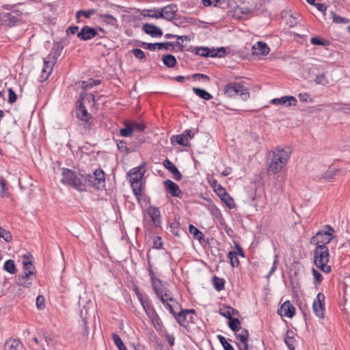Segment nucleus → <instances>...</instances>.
Returning a JSON list of instances; mask_svg holds the SVG:
<instances>
[{
  "label": "nucleus",
  "instance_id": "f257e3e1",
  "mask_svg": "<svg viewBox=\"0 0 350 350\" xmlns=\"http://www.w3.org/2000/svg\"><path fill=\"white\" fill-rule=\"evenodd\" d=\"M291 154V149L288 146H278L271 150L267 161L268 172L271 174L280 172L286 165Z\"/></svg>",
  "mask_w": 350,
  "mask_h": 350
},
{
  "label": "nucleus",
  "instance_id": "f03ea898",
  "mask_svg": "<svg viewBox=\"0 0 350 350\" xmlns=\"http://www.w3.org/2000/svg\"><path fill=\"white\" fill-rule=\"evenodd\" d=\"M149 274L156 295L170 312L174 314L179 308V304L173 298L171 293L163 286L162 282L155 276L152 270H149Z\"/></svg>",
  "mask_w": 350,
  "mask_h": 350
},
{
  "label": "nucleus",
  "instance_id": "7ed1b4c3",
  "mask_svg": "<svg viewBox=\"0 0 350 350\" xmlns=\"http://www.w3.org/2000/svg\"><path fill=\"white\" fill-rule=\"evenodd\" d=\"M62 183L68 185L79 191L86 190L85 183H84V176L81 174H77L75 172L64 168L62 172Z\"/></svg>",
  "mask_w": 350,
  "mask_h": 350
},
{
  "label": "nucleus",
  "instance_id": "20e7f679",
  "mask_svg": "<svg viewBox=\"0 0 350 350\" xmlns=\"http://www.w3.org/2000/svg\"><path fill=\"white\" fill-rule=\"evenodd\" d=\"M61 50L62 47L59 44H55L52 49V51L44 59V66L38 79L40 82L46 81L50 76L57 58L60 55Z\"/></svg>",
  "mask_w": 350,
  "mask_h": 350
},
{
  "label": "nucleus",
  "instance_id": "39448f33",
  "mask_svg": "<svg viewBox=\"0 0 350 350\" xmlns=\"http://www.w3.org/2000/svg\"><path fill=\"white\" fill-rule=\"evenodd\" d=\"M137 295L143 309L151 321L152 325L157 330H160L162 327V322L153 306L150 304L149 299L141 293H137Z\"/></svg>",
  "mask_w": 350,
  "mask_h": 350
},
{
  "label": "nucleus",
  "instance_id": "423d86ee",
  "mask_svg": "<svg viewBox=\"0 0 350 350\" xmlns=\"http://www.w3.org/2000/svg\"><path fill=\"white\" fill-rule=\"evenodd\" d=\"M145 172L143 166H139L133 168L128 173L129 182L137 200L142 196V178Z\"/></svg>",
  "mask_w": 350,
  "mask_h": 350
},
{
  "label": "nucleus",
  "instance_id": "0eeeda50",
  "mask_svg": "<svg viewBox=\"0 0 350 350\" xmlns=\"http://www.w3.org/2000/svg\"><path fill=\"white\" fill-rule=\"evenodd\" d=\"M328 249L325 245H318L314 250V264L317 268L325 273H329L331 268L327 265L329 262Z\"/></svg>",
  "mask_w": 350,
  "mask_h": 350
},
{
  "label": "nucleus",
  "instance_id": "6e6552de",
  "mask_svg": "<svg viewBox=\"0 0 350 350\" xmlns=\"http://www.w3.org/2000/svg\"><path fill=\"white\" fill-rule=\"evenodd\" d=\"M334 230L330 226H326L324 230L318 232L312 239H310V243L312 245H325L328 244L331 240L334 238L333 233Z\"/></svg>",
  "mask_w": 350,
  "mask_h": 350
},
{
  "label": "nucleus",
  "instance_id": "1a4fd4ad",
  "mask_svg": "<svg viewBox=\"0 0 350 350\" xmlns=\"http://www.w3.org/2000/svg\"><path fill=\"white\" fill-rule=\"evenodd\" d=\"M224 94L229 97L239 95L243 100H247L250 97L247 89L238 83L228 84L224 89Z\"/></svg>",
  "mask_w": 350,
  "mask_h": 350
},
{
  "label": "nucleus",
  "instance_id": "9d476101",
  "mask_svg": "<svg viewBox=\"0 0 350 350\" xmlns=\"http://www.w3.org/2000/svg\"><path fill=\"white\" fill-rule=\"evenodd\" d=\"M105 173L100 169L96 170L92 174L84 176V183H88L90 185L98 189L105 187Z\"/></svg>",
  "mask_w": 350,
  "mask_h": 350
},
{
  "label": "nucleus",
  "instance_id": "9b49d317",
  "mask_svg": "<svg viewBox=\"0 0 350 350\" xmlns=\"http://www.w3.org/2000/svg\"><path fill=\"white\" fill-rule=\"evenodd\" d=\"M325 296L323 293H319L317 295L316 299L313 301L312 308L314 314L319 318H323L324 315L323 302Z\"/></svg>",
  "mask_w": 350,
  "mask_h": 350
},
{
  "label": "nucleus",
  "instance_id": "f8f14e48",
  "mask_svg": "<svg viewBox=\"0 0 350 350\" xmlns=\"http://www.w3.org/2000/svg\"><path fill=\"white\" fill-rule=\"evenodd\" d=\"M225 52V49L223 47L217 51L206 47H200L197 49L196 54L202 57H221Z\"/></svg>",
  "mask_w": 350,
  "mask_h": 350
},
{
  "label": "nucleus",
  "instance_id": "ddd939ff",
  "mask_svg": "<svg viewBox=\"0 0 350 350\" xmlns=\"http://www.w3.org/2000/svg\"><path fill=\"white\" fill-rule=\"evenodd\" d=\"M248 332L245 329L236 334L237 345L239 350H251L248 347Z\"/></svg>",
  "mask_w": 350,
  "mask_h": 350
},
{
  "label": "nucleus",
  "instance_id": "4468645a",
  "mask_svg": "<svg viewBox=\"0 0 350 350\" xmlns=\"http://www.w3.org/2000/svg\"><path fill=\"white\" fill-rule=\"evenodd\" d=\"M176 11V6L174 5H169L159 9V18H162L167 21H171L175 18Z\"/></svg>",
  "mask_w": 350,
  "mask_h": 350
},
{
  "label": "nucleus",
  "instance_id": "2eb2a0df",
  "mask_svg": "<svg viewBox=\"0 0 350 350\" xmlns=\"http://www.w3.org/2000/svg\"><path fill=\"white\" fill-rule=\"evenodd\" d=\"M97 35V31L94 28L89 26H84L77 33V37L81 40H88L94 38Z\"/></svg>",
  "mask_w": 350,
  "mask_h": 350
},
{
  "label": "nucleus",
  "instance_id": "dca6fc26",
  "mask_svg": "<svg viewBox=\"0 0 350 350\" xmlns=\"http://www.w3.org/2000/svg\"><path fill=\"white\" fill-rule=\"evenodd\" d=\"M271 103L274 105H282L291 107L297 105V100L293 96H284L280 98H274L271 100Z\"/></svg>",
  "mask_w": 350,
  "mask_h": 350
},
{
  "label": "nucleus",
  "instance_id": "f3484780",
  "mask_svg": "<svg viewBox=\"0 0 350 350\" xmlns=\"http://www.w3.org/2000/svg\"><path fill=\"white\" fill-rule=\"evenodd\" d=\"M252 53L256 56L266 55L269 53V48L263 42H258L252 48Z\"/></svg>",
  "mask_w": 350,
  "mask_h": 350
},
{
  "label": "nucleus",
  "instance_id": "a211bd4d",
  "mask_svg": "<svg viewBox=\"0 0 350 350\" xmlns=\"http://www.w3.org/2000/svg\"><path fill=\"white\" fill-rule=\"evenodd\" d=\"M337 171L335 169L322 170L317 174L316 178L325 182H332L334 180Z\"/></svg>",
  "mask_w": 350,
  "mask_h": 350
},
{
  "label": "nucleus",
  "instance_id": "6ab92c4d",
  "mask_svg": "<svg viewBox=\"0 0 350 350\" xmlns=\"http://www.w3.org/2000/svg\"><path fill=\"white\" fill-rule=\"evenodd\" d=\"M295 309L289 301H285L280 307L278 312L281 316L292 318L295 314Z\"/></svg>",
  "mask_w": 350,
  "mask_h": 350
},
{
  "label": "nucleus",
  "instance_id": "aec40b11",
  "mask_svg": "<svg viewBox=\"0 0 350 350\" xmlns=\"http://www.w3.org/2000/svg\"><path fill=\"white\" fill-rule=\"evenodd\" d=\"M1 21L5 25L12 26L18 21V17L13 15L12 13L3 12L1 14Z\"/></svg>",
  "mask_w": 350,
  "mask_h": 350
},
{
  "label": "nucleus",
  "instance_id": "412c9836",
  "mask_svg": "<svg viewBox=\"0 0 350 350\" xmlns=\"http://www.w3.org/2000/svg\"><path fill=\"white\" fill-rule=\"evenodd\" d=\"M146 214L150 217L154 226H157L159 225L161 222V215L159 208L156 207H150L147 209Z\"/></svg>",
  "mask_w": 350,
  "mask_h": 350
},
{
  "label": "nucleus",
  "instance_id": "4be33fe9",
  "mask_svg": "<svg viewBox=\"0 0 350 350\" xmlns=\"http://www.w3.org/2000/svg\"><path fill=\"white\" fill-rule=\"evenodd\" d=\"M164 185L172 196L174 197H179L181 195L182 192L179 189V187L173 181L167 180L164 182Z\"/></svg>",
  "mask_w": 350,
  "mask_h": 350
},
{
  "label": "nucleus",
  "instance_id": "5701e85b",
  "mask_svg": "<svg viewBox=\"0 0 350 350\" xmlns=\"http://www.w3.org/2000/svg\"><path fill=\"white\" fill-rule=\"evenodd\" d=\"M163 165L173 174L174 178L176 180H180L181 179V174L172 161H170L169 159H165L163 161Z\"/></svg>",
  "mask_w": 350,
  "mask_h": 350
},
{
  "label": "nucleus",
  "instance_id": "b1692460",
  "mask_svg": "<svg viewBox=\"0 0 350 350\" xmlns=\"http://www.w3.org/2000/svg\"><path fill=\"white\" fill-rule=\"evenodd\" d=\"M143 29L147 34L151 35L152 36L157 37L162 36V31L161 29L154 25L145 24L143 26Z\"/></svg>",
  "mask_w": 350,
  "mask_h": 350
},
{
  "label": "nucleus",
  "instance_id": "393cba45",
  "mask_svg": "<svg viewBox=\"0 0 350 350\" xmlns=\"http://www.w3.org/2000/svg\"><path fill=\"white\" fill-rule=\"evenodd\" d=\"M193 310H181L179 307L173 316L176 319L179 324H183L186 321L187 315L192 312Z\"/></svg>",
  "mask_w": 350,
  "mask_h": 350
},
{
  "label": "nucleus",
  "instance_id": "a878e982",
  "mask_svg": "<svg viewBox=\"0 0 350 350\" xmlns=\"http://www.w3.org/2000/svg\"><path fill=\"white\" fill-rule=\"evenodd\" d=\"M76 113L77 118L82 121L87 122L90 118V115L83 103H80L76 110Z\"/></svg>",
  "mask_w": 350,
  "mask_h": 350
},
{
  "label": "nucleus",
  "instance_id": "bb28decb",
  "mask_svg": "<svg viewBox=\"0 0 350 350\" xmlns=\"http://www.w3.org/2000/svg\"><path fill=\"white\" fill-rule=\"evenodd\" d=\"M98 19L109 25L111 26H116L117 25V19L112 15L109 14H99Z\"/></svg>",
  "mask_w": 350,
  "mask_h": 350
},
{
  "label": "nucleus",
  "instance_id": "cd10ccee",
  "mask_svg": "<svg viewBox=\"0 0 350 350\" xmlns=\"http://www.w3.org/2000/svg\"><path fill=\"white\" fill-rule=\"evenodd\" d=\"M208 183L218 196H222L226 191V189L215 178H209Z\"/></svg>",
  "mask_w": 350,
  "mask_h": 350
},
{
  "label": "nucleus",
  "instance_id": "c85d7f7f",
  "mask_svg": "<svg viewBox=\"0 0 350 350\" xmlns=\"http://www.w3.org/2000/svg\"><path fill=\"white\" fill-rule=\"evenodd\" d=\"M219 313L221 316L230 319L232 318L233 315L237 314L238 311L230 306H222L219 310Z\"/></svg>",
  "mask_w": 350,
  "mask_h": 350
},
{
  "label": "nucleus",
  "instance_id": "c756f323",
  "mask_svg": "<svg viewBox=\"0 0 350 350\" xmlns=\"http://www.w3.org/2000/svg\"><path fill=\"white\" fill-rule=\"evenodd\" d=\"M21 347V342L16 339H10L5 344V350H18Z\"/></svg>",
  "mask_w": 350,
  "mask_h": 350
},
{
  "label": "nucleus",
  "instance_id": "7c9ffc66",
  "mask_svg": "<svg viewBox=\"0 0 350 350\" xmlns=\"http://www.w3.org/2000/svg\"><path fill=\"white\" fill-rule=\"evenodd\" d=\"M219 197L229 208L231 209L235 206L233 198L226 191H225L222 196H219Z\"/></svg>",
  "mask_w": 350,
  "mask_h": 350
},
{
  "label": "nucleus",
  "instance_id": "2f4dec72",
  "mask_svg": "<svg viewBox=\"0 0 350 350\" xmlns=\"http://www.w3.org/2000/svg\"><path fill=\"white\" fill-rule=\"evenodd\" d=\"M131 126V122H124V128L120 130V134L122 137H130L132 135L133 131Z\"/></svg>",
  "mask_w": 350,
  "mask_h": 350
},
{
  "label": "nucleus",
  "instance_id": "473e14b6",
  "mask_svg": "<svg viewBox=\"0 0 350 350\" xmlns=\"http://www.w3.org/2000/svg\"><path fill=\"white\" fill-rule=\"evenodd\" d=\"M162 62L166 66L169 68L174 67L176 64V59L172 55H165L162 57Z\"/></svg>",
  "mask_w": 350,
  "mask_h": 350
},
{
  "label": "nucleus",
  "instance_id": "72a5a7b5",
  "mask_svg": "<svg viewBox=\"0 0 350 350\" xmlns=\"http://www.w3.org/2000/svg\"><path fill=\"white\" fill-rule=\"evenodd\" d=\"M172 142L176 141V142L183 146H189V142H188L186 137L183 135V133L180 135H178L176 136H172L171 138Z\"/></svg>",
  "mask_w": 350,
  "mask_h": 350
},
{
  "label": "nucleus",
  "instance_id": "f704fd0d",
  "mask_svg": "<svg viewBox=\"0 0 350 350\" xmlns=\"http://www.w3.org/2000/svg\"><path fill=\"white\" fill-rule=\"evenodd\" d=\"M94 96L92 94H81L80 103L84 104L88 103L90 105L94 103Z\"/></svg>",
  "mask_w": 350,
  "mask_h": 350
},
{
  "label": "nucleus",
  "instance_id": "c9c22d12",
  "mask_svg": "<svg viewBox=\"0 0 350 350\" xmlns=\"http://www.w3.org/2000/svg\"><path fill=\"white\" fill-rule=\"evenodd\" d=\"M3 269L5 271L11 274H14L16 272V267L14 260H8L5 261L3 265Z\"/></svg>",
  "mask_w": 350,
  "mask_h": 350
},
{
  "label": "nucleus",
  "instance_id": "e433bc0d",
  "mask_svg": "<svg viewBox=\"0 0 350 350\" xmlns=\"http://www.w3.org/2000/svg\"><path fill=\"white\" fill-rule=\"evenodd\" d=\"M23 271H35V267L33 266L32 261L26 255L23 256Z\"/></svg>",
  "mask_w": 350,
  "mask_h": 350
},
{
  "label": "nucleus",
  "instance_id": "4c0bfd02",
  "mask_svg": "<svg viewBox=\"0 0 350 350\" xmlns=\"http://www.w3.org/2000/svg\"><path fill=\"white\" fill-rule=\"evenodd\" d=\"M141 14L144 17L159 18V9L144 10Z\"/></svg>",
  "mask_w": 350,
  "mask_h": 350
},
{
  "label": "nucleus",
  "instance_id": "58836bf2",
  "mask_svg": "<svg viewBox=\"0 0 350 350\" xmlns=\"http://www.w3.org/2000/svg\"><path fill=\"white\" fill-rule=\"evenodd\" d=\"M193 91L196 95L204 100H208L212 98L211 95L208 92L200 88H193Z\"/></svg>",
  "mask_w": 350,
  "mask_h": 350
},
{
  "label": "nucleus",
  "instance_id": "ea45409f",
  "mask_svg": "<svg viewBox=\"0 0 350 350\" xmlns=\"http://www.w3.org/2000/svg\"><path fill=\"white\" fill-rule=\"evenodd\" d=\"M228 326L234 332H237L241 329V323L237 318H231L229 319Z\"/></svg>",
  "mask_w": 350,
  "mask_h": 350
},
{
  "label": "nucleus",
  "instance_id": "a19ab883",
  "mask_svg": "<svg viewBox=\"0 0 350 350\" xmlns=\"http://www.w3.org/2000/svg\"><path fill=\"white\" fill-rule=\"evenodd\" d=\"M189 232L193 234L195 239L198 240H201L203 239V234L193 225H189Z\"/></svg>",
  "mask_w": 350,
  "mask_h": 350
},
{
  "label": "nucleus",
  "instance_id": "79ce46f5",
  "mask_svg": "<svg viewBox=\"0 0 350 350\" xmlns=\"http://www.w3.org/2000/svg\"><path fill=\"white\" fill-rule=\"evenodd\" d=\"M0 197L1 198H8L9 193L8 191V187L6 183L3 178H0Z\"/></svg>",
  "mask_w": 350,
  "mask_h": 350
},
{
  "label": "nucleus",
  "instance_id": "37998d69",
  "mask_svg": "<svg viewBox=\"0 0 350 350\" xmlns=\"http://www.w3.org/2000/svg\"><path fill=\"white\" fill-rule=\"evenodd\" d=\"M298 98L301 102L307 103H312L314 102V98L306 92L299 94Z\"/></svg>",
  "mask_w": 350,
  "mask_h": 350
},
{
  "label": "nucleus",
  "instance_id": "c03bdc74",
  "mask_svg": "<svg viewBox=\"0 0 350 350\" xmlns=\"http://www.w3.org/2000/svg\"><path fill=\"white\" fill-rule=\"evenodd\" d=\"M228 258L230 260L231 265L234 267H238L239 265V260L238 256L236 255L234 252H230L228 255Z\"/></svg>",
  "mask_w": 350,
  "mask_h": 350
},
{
  "label": "nucleus",
  "instance_id": "a18cd8bd",
  "mask_svg": "<svg viewBox=\"0 0 350 350\" xmlns=\"http://www.w3.org/2000/svg\"><path fill=\"white\" fill-rule=\"evenodd\" d=\"M96 12L95 10L91 9L89 10H79L77 12L76 16L79 18L81 16H83L86 18H90Z\"/></svg>",
  "mask_w": 350,
  "mask_h": 350
},
{
  "label": "nucleus",
  "instance_id": "49530a36",
  "mask_svg": "<svg viewBox=\"0 0 350 350\" xmlns=\"http://www.w3.org/2000/svg\"><path fill=\"white\" fill-rule=\"evenodd\" d=\"M213 285L215 288L219 291L224 288V281L223 279L214 277L213 278Z\"/></svg>",
  "mask_w": 350,
  "mask_h": 350
},
{
  "label": "nucleus",
  "instance_id": "de8ad7c7",
  "mask_svg": "<svg viewBox=\"0 0 350 350\" xmlns=\"http://www.w3.org/2000/svg\"><path fill=\"white\" fill-rule=\"evenodd\" d=\"M32 279L25 278L23 275L18 277V284L23 287H29L31 284Z\"/></svg>",
  "mask_w": 350,
  "mask_h": 350
},
{
  "label": "nucleus",
  "instance_id": "09e8293b",
  "mask_svg": "<svg viewBox=\"0 0 350 350\" xmlns=\"http://www.w3.org/2000/svg\"><path fill=\"white\" fill-rule=\"evenodd\" d=\"M8 102L10 104H13L17 100V95L12 88H8Z\"/></svg>",
  "mask_w": 350,
  "mask_h": 350
},
{
  "label": "nucleus",
  "instance_id": "8fccbe9b",
  "mask_svg": "<svg viewBox=\"0 0 350 350\" xmlns=\"http://www.w3.org/2000/svg\"><path fill=\"white\" fill-rule=\"evenodd\" d=\"M133 55L141 60L146 61V55L143 51L139 49H135L132 51Z\"/></svg>",
  "mask_w": 350,
  "mask_h": 350
},
{
  "label": "nucleus",
  "instance_id": "3c124183",
  "mask_svg": "<svg viewBox=\"0 0 350 350\" xmlns=\"http://www.w3.org/2000/svg\"><path fill=\"white\" fill-rule=\"evenodd\" d=\"M285 342L290 350H294L295 339L293 336H291L287 334L286 338H285Z\"/></svg>",
  "mask_w": 350,
  "mask_h": 350
},
{
  "label": "nucleus",
  "instance_id": "603ef678",
  "mask_svg": "<svg viewBox=\"0 0 350 350\" xmlns=\"http://www.w3.org/2000/svg\"><path fill=\"white\" fill-rule=\"evenodd\" d=\"M112 338L115 345L117 346L118 349L122 348L123 349H124V345L118 335L113 334Z\"/></svg>",
  "mask_w": 350,
  "mask_h": 350
},
{
  "label": "nucleus",
  "instance_id": "864d4df0",
  "mask_svg": "<svg viewBox=\"0 0 350 350\" xmlns=\"http://www.w3.org/2000/svg\"><path fill=\"white\" fill-rule=\"evenodd\" d=\"M0 238H3L6 242H10L12 239V236L9 231L1 228Z\"/></svg>",
  "mask_w": 350,
  "mask_h": 350
},
{
  "label": "nucleus",
  "instance_id": "5fc2aeb1",
  "mask_svg": "<svg viewBox=\"0 0 350 350\" xmlns=\"http://www.w3.org/2000/svg\"><path fill=\"white\" fill-rule=\"evenodd\" d=\"M332 18L334 23H345L347 24L349 21L347 18L338 16L336 14L332 13Z\"/></svg>",
  "mask_w": 350,
  "mask_h": 350
},
{
  "label": "nucleus",
  "instance_id": "6e6d98bb",
  "mask_svg": "<svg viewBox=\"0 0 350 350\" xmlns=\"http://www.w3.org/2000/svg\"><path fill=\"white\" fill-rule=\"evenodd\" d=\"M219 338L220 342L221 343L224 348V350H234L232 346L226 341V338L224 336H219Z\"/></svg>",
  "mask_w": 350,
  "mask_h": 350
},
{
  "label": "nucleus",
  "instance_id": "4d7b16f0",
  "mask_svg": "<svg viewBox=\"0 0 350 350\" xmlns=\"http://www.w3.org/2000/svg\"><path fill=\"white\" fill-rule=\"evenodd\" d=\"M229 8H236L241 5L245 0H227Z\"/></svg>",
  "mask_w": 350,
  "mask_h": 350
},
{
  "label": "nucleus",
  "instance_id": "13d9d810",
  "mask_svg": "<svg viewBox=\"0 0 350 350\" xmlns=\"http://www.w3.org/2000/svg\"><path fill=\"white\" fill-rule=\"evenodd\" d=\"M202 3L205 6H219L221 3V0H202Z\"/></svg>",
  "mask_w": 350,
  "mask_h": 350
},
{
  "label": "nucleus",
  "instance_id": "bf43d9fd",
  "mask_svg": "<svg viewBox=\"0 0 350 350\" xmlns=\"http://www.w3.org/2000/svg\"><path fill=\"white\" fill-rule=\"evenodd\" d=\"M196 133H197L196 130L187 129L183 133L186 137L188 142H189V140L194 137V135L196 134Z\"/></svg>",
  "mask_w": 350,
  "mask_h": 350
},
{
  "label": "nucleus",
  "instance_id": "052dcab7",
  "mask_svg": "<svg viewBox=\"0 0 350 350\" xmlns=\"http://www.w3.org/2000/svg\"><path fill=\"white\" fill-rule=\"evenodd\" d=\"M315 82L317 84L326 85L328 81L324 75H320L316 77Z\"/></svg>",
  "mask_w": 350,
  "mask_h": 350
},
{
  "label": "nucleus",
  "instance_id": "680f3d73",
  "mask_svg": "<svg viewBox=\"0 0 350 350\" xmlns=\"http://www.w3.org/2000/svg\"><path fill=\"white\" fill-rule=\"evenodd\" d=\"M36 306L38 309H42L44 307V297L39 295L36 298Z\"/></svg>",
  "mask_w": 350,
  "mask_h": 350
},
{
  "label": "nucleus",
  "instance_id": "e2e57ef3",
  "mask_svg": "<svg viewBox=\"0 0 350 350\" xmlns=\"http://www.w3.org/2000/svg\"><path fill=\"white\" fill-rule=\"evenodd\" d=\"M312 274L314 278V284H317L320 283L322 280V275L314 269H312Z\"/></svg>",
  "mask_w": 350,
  "mask_h": 350
},
{
  "label": "nucleus",
  "instance_id": "0e129e2a",
  "mask_svg": "<svg viewBox=\"0 0 350 350\" xmlns=\"http://www.w3.org/2000/svg\"><path fill=\"white\" fill-rule=\"evenodd\" d=\"M131 126L133 127V132L135 131H143L144 129V126L142 124L136 122H131Z\"/></svg>",
  "mask_w": 350,
  "mask_h": 350
},
{
  "label": "nucleus",
  "instance_id": "69168bd1",
  "mask_svg": "<svg viewBox=\"0 0 350 350\" xmlns=\"http://www.w3.org/2000/svg\"><path fill=\"white\" fill-rule=\"evenodd\" d=\"M173 46V44L171 42L158 43V49H172Z\"/></svg>",
  "mask_w": 350,
  "mask_h": 350
},
{
  "label": "nucleus",
  "instance_id": "338daca9",
  "mask_svg": "<svg viewBox=\"0 0 350 350\" xmlns=\"http://www.w3.org/2000/svg\"><path fill=\"white\" fill-rule=\"evenodd\" d=\"M178 222H173L170 225V228L172 229V232L176 235V236H179V232H178Z\"/></svg>",
  "mask_w": 350,
  "mask_h": 350
},
{
  "label": "nucleus",
  "instance_id": "774afa93",
  "mask_svg": "<svg viewBox=\"0 0 350 350\" xmlns=\"http://www.w3.org/2000/svg\"><path fill=\"white\" fill-rule=\"evenodd\" d=\"M165 338L169 342V345L172 347L174 345V340L175 338L173 335H171L170 334L166 333L165 334Z\"/></svg>",
  "mask_w": 350,
  "mask_h": 350
}]
</instances>
